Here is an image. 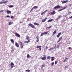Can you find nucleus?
Here are the masks:
<instances>
[{"label":"nucleus","mask_w":72,"mask_h":72,"mask_svg":"<svg viewBox=\"0 0 72 72\" xmlns=\"http://www.w3.org/2000/svg\"><path fill=\"white\" fill-rule=\"evenodd\" d=\"M41 49H41V48H39V50H41Z\"/></svg>","instance_id":"5fc2aeb1"},{"label":"nucleus","mask_w":72,"mask_h":72,"mask_svg":"<svg viewBox=\"0 0 72 72\" xmlns=\"http://www.w3.org/2000/svg\"><path fill=\"white\" fill-rule=\"evenodd\" d=\"M36 38L37 39H39V35H37L36 36Z\"/></svg>","instance_id":"f704fd0d"},{"label":"nucleus","mask_w":72,"mask_h":72,"mask_svg":"<svg viewBox=\"0 0 72 72\" xmlns=\"http://www.w3.org/2000/svg\"><path fill=\"white\" fill-rule=\"evenodd\" d=\"M57 33V30H55L53 32V35H55V33Z\"/></svg>","instance_id":"a211bd4d"},{"label":"nucleus","mask_w":72,"mask_h":72,"mask_svg":"<svg viewBox=\"0 0 72 72\" xmlns=\"http://www.w3.org/2000/svg\"><path fill=\"white\" fill-rule=\"evenodd\" d=\"M67 6L66 7H65L64 8L62 9V10H64V9H66V8H67Z\"/></svg>","instance_id":"7c9ffc66"},{"label":"nucleus","mask_w":72,"mask_h":72,"mask_svg":"<svg viewBox=\"0 0 72 72\" xmlns=\"http://www.w3.org/2000/svg\"><path fill=\"white\" fill-rule=\"evenodd\" d=\"M69 18L70 19H72V16H71L70 17H69Z\"/></svg>","instance_id":"09e8293b"},{"label":"nucleus","mask_w":72,"mask_h":72,"mask_svg":"<svg viewBox=\"0 0 72 72\" xmlns=\"http://www.w3.org/2000/svg\"><path fill=\"white\" fill-rule=\"evenodd\" d=\"M14 18V17H13V16H11V18L12 19H13V18Z\"/></svg>","instance_id":"49530a36"},{"label":"nucleus","mask_w":72,"mask_h":72,"mask_svg":"<svg viewBox=\"0 0 72 72\" xmlns=\"http://www.w3.org/2000/svg\"><path fill=\"white\" fill-rule=\"evenodd\" d=\"M47 19V18H45L44 19H43V20H42V22H45L46 21V19Z\"/></svg>","instance_id":"f8f14e48"},{"label":"nucleus","mask_w":72,"mask_h":72,"mask_svg":"<svg viewBox=\"0 0 72 72\" xmlns=\"http://www.w3.org/2000/svg\"><path fill=\"white\" fill-rule=\"evenodd\" d=\"M55 10H53L52 12H51V14H52V15H54L55 14Z\"/></svg>","instance_id":"0eeeda50"},{"label":"nucleus","mask_w":72,"mask_h":72,"mask_svg":"<svg viewBox=\"0 0 72 72\" xmlns=\"http://www.w3.org/2000/svg\"><path fill=\"white\" fill-rule=\"evenodd\" d=\"M46 28H48V29H49V27H46Z\"/></svg>","instance_id":"864d4df0"},{"label":"nucleus","mask_w":72,"mask_h":72,"mask_svg":"<svg viewBox=\"0 0 72 72\" xmlns=\"http://www.w3.org/2000/svg\"><path fill=\"white\" fill-rule=\"evenodd\" d=\"M51 25L49 27V28H51Z\"/></svg>","instance_id":"603ef678"},{"label":"nucleus","mask_w":72,"mask_h":72,"mask_svg":"<svg viewBox=\"0 0 72 72\" xmlns=\"http://www.w3.org/2000/svg\"><path fill=\"white\" fill-rule=\"evenodd\" d=\"M71 12H69L68 13V14H71Z\"/></svg>","instance_id":"8fccbe9b"},{"label":"nucleus","mask_w":72,"mask_h":72,"mask_svg":"<svg viewBox=\"0 0 72 72\" xmlns=\"http://www.w3.org/2000/svg\"><path fill=\"white\" fill-rule=\"evenodd\" d=\"M13 24V22H9V23L8 25L9 26H10V25H11V24Z\"/></svg>","instance_id":"6ab92c4d"},{"label":"nucleus","mask_w":72,"mask_h":72,"mask_svg":"<svg viewBox=\"0 0 72 72\" xmlns=\"http://www.w3.org/2000/svg\"><path fill=\"white\" fill-rule=\"evenodd\" d=\"M51 61H53V60H54V58H52L51 59Z\"/></svg>","instance_id":"de8ad7c7"},{"label":"nucleus","mask_w":72,"mask_h":72,"mask_svg":"<svg viewBox=\"0 0 72 72\" xmlns=\"http://www.w3.org/2000/svg\"><path fill=\"white\" fill-rule=\"evenodd\" d=\"M67 59H68V58H66L65 59V60H67Z\"/></svg>","instance_id":"0e129e2a"},{"label":"nucleus","mask_w":72,"mask_h":72,"mask_svg":"<svg viewBox=\"0 0 72 72\" xmlns=\"http://www.w3.org/2000/svg\"><path fill=\"white\" fill-rule=\"evenodd\" d=\"M44 35H47V34H48V32H44Z\"/></svg>","instance_id":"393cba45"},{"label":"nucleus","mask_w":72,"mask_h":72,"mask_svg":"<svg viewBox=\"0 0 72 72\" xmlns=\"http://www.w3.org/2000/svg\"><path fill=\"white\" fill-rule=\"evenodd\" d=\"M4 12V10H3L0 11V13H2V12Z\"/></svg>","instance_id":"4c0bfd02"},{"label":"nucleus","mask_w":72,"mask_h":72,"mask_svg":"<svg viewBox=\"0 0 72 72\" xmlns=\"http://www.w3.org/2000/svg\"><path fill=\"white\" fill-rule=\"evenodd\" d=\"M65 68H68V66H65Z\"/></svg>","instance_id":"6e6d98bb"},{"label":"nucleus","mask_w":72,"mask_h":72,"mask_svg":"<svg viewBox=\"0 0 72 72\" xmlns=\"http://www.w3.org/2000/svg\"><path fill=\"white\" fill-rule=\"evenodd\" d=\"M11 42H12V44H14V40L13 39H12L10 40Z\"/></svg>","instance_id":"4468645a"},{"label":"nucleus","mask_w":72,"mask_h":72,"mask_svg":"<svg viewBox=\"0 0 72 72\" xmlns=\"http://www.w3.org/2000/svg\"><path fill=\"white\" fill-rule=\"evenodd\" d=\"M46 56H45L44 57H42L41 58V59L42 60H45L46 59Z\"/></svg>","instance_id":"6e6552de"},{"label":"nucleus","mask_w":72,"mask_h":72,"mask_svg":"<svg viewBox=\"0 0 72 72\" xmlns=\"http://www.w3.org/2000/svg\"><path fill=\"white\" fill-rule=\"evenodd\" d=\"M60 6L59 5H58L54 7L53 8V9H59V8H60Z\"/></svg>","instance_id":"f257e3e1"},{"label":"nucleus","mask_w":72,"mask_h":72,"mask_svg":"<svg viewBox=\"0 0 72 72\" xmlns=\"http://www.w3.org/2000/svg\"><path fill=\"white\" fill-rule=\"evenodd\" d=\"M8 2V1H6L3 2H0V4H5V3H7Z\"/></svg>","instance_id":"20e7f679"},{"label":"nucleus","mask_w":72,"mask_h":72,"mask_svg":"<svg viewBox=\"0 0 72 72\" xmlns=\"http://www.w3.org/2000/svg\"><path fill=\"white\" fill-rule=\"evenodd\" d=\"M26 39L27 40H29V37L27 36V37H26Z\"/></svg>","instance_id":"bb28decb"},{"label":"nucleus","mask_w":72,"mask_h":72,"mask_svg":"<svg viewBox=\"0 0 72 72\" xmlns=\"http://www.w3.org/2000/svg\"><path fill=\"white\" fill-rule=\"evenodd\" d=\"M54 49V48H51L49 49L48 50H49V51L52 50H53V49Z\"/></svg>","instance_id":"5701e85b"},{"label":"nucleus","mask_w":72,"mask_h":72,"mask_svg":"<svg viewBox=\"0 0 72 72\" xmlns=\"http://www.w3.org/2000/svg\"><path fill=\"white\" fill-rule=\"evenodd\" d=\"M61 33H62L61 32L59 33L58 35H57V37L58 38L59 37V36H60V35H61Z\"/></svg>","instance_id":"9d476101"},{"label":"nucleus","mask_w":72,"mask_h":72,"mask_svg":"<svg viewBox=\"0 0 72 72\" xmlns=\"http://www.w3.org/2000/svg\"><path fill=\"white\" fill-rule=\"evenodd\" d=\"M48 12V10H45L44 12H42L41 14V15H43V14H44L46 12Z\"/></svg>","instance_id":"dca6fc26"},{"label":"nucleus","mask_w":72,"mask_h":72,"mask_svg":"<svg viewBox=\"0 0 72 72\" xmlns=\"http://www.w3.org/2000/svg\"><path fill=\"white\" fill-rule=\"evenodd\" d=\"M71 5H72V4H69V6H71Z\"/></svg>","instance_id":"bf43d9fd"},{"label":"nucleus","mask_w":72,"mask_h":72,"mask_svg":"<svg viewBox=\"0 0 72 72\" xmlns=\"http://www.w3.org/2000/svg\"><path fill=\"white\" fill-rule=\"evenodd\" d=\"M33 8L34 9H37L38 6H35Z\"/></svg>","instance_id":"4be33fe9"},{"label":"nucleus","mask_w":72,"mask_h":72,"mask_svg":"<svg viewBox=\"0 0 72 72\" xmlns=\"http://www.w3.org/2000/svg\"><path fill=\"white\" fill-rule=\"evenodd\" d=\"M44 34V33H41V34L40 35V36H43Z\"/></svg>","instance_id":"72a5a7b5"},{"label":"nucleus","mask_w":72,"mask_h":72,"mask_svg":"<svg viewBox=\"0 0 72 72\" xmlns=\"http://www.w3.org/2000/svg\"><path fill=\"white\" fill-rule=\"evenodd\" d=\"M51 58H52V59H54V57H51Z\"/></svg>","instance_id":"3c124183"},{"label":"nucleus","mask_w":72,"mask_h":72,"mask_svg":"<svg viewBox=\"0 0 72 72\" xmlns=\"http://www.w3.org/2000/svg\"><path fill=\"white\" fill-rule=\"evenodd\" d=\"M53 19H51L50 20H49L48 21V22H52V21H53Z\"/></svg>","instance_id":"a878e982"},{"label":"nucleus","mask_w":72,"mask_h":72,"mask_svg":"<svg viewBox=\"0 0 72 72\" xmlns=\"http://www.w3.org/2000/svg\"><path fill=\"white\" fill-rule=\"evenodd\" d=\"M62 10H63L62 9L59 10L58 11V12H60V11H62Z\"/></svg>","instance_id":"79ce46f5"},{"label":"nucleus","mask_w":72,"mask_h":72,"mask_svg":"<svg viewBox=\"0 0 72 72\" xmlns=\"http://www.w3.org/2000/svg\"><path fill=\"white\" fill-rule=\"evenodd\" d=\"M45 55H43V57H45Z\"/></svg>","instance_id":"69168bd1"},{"label":"nucleus","mask_w":72,"mask_h":72,"mask_svg":"<svg viewBox=\"0 0 72 72\" xmlns=\"http://www.w3.org/2000/svg\"><path fill=\"white\" fill-rule=\"evenodd\" d=\"M3 1H5V0H2Z\"/></svg>","instance_id":"338daca9"},{"label":"nucleus","mask_w":72,"mask_h":72,"mask_svg":"<svg viewBox=\"0 0 72 72\" xmlns=\"http://www.w3.org/2000/svg\"><path fill=\"white\" fill-rule=\"evenodd\" d=\"M63 36H61L60 38L58 39V41L57 43H58V42H59V41H60V40H62V39H63Z\"/></svg>","instance_id":"423d86ee"},{"label":"nucleus","mask_w":72,"mask_h":72,"mask_svg":"<svg viewBox=\"0 0 72 72\" xmlns=\"http://www.w3.org/2000/svg\"><path fill=\"white\" fill-rule=\"evenodd\" d=\"M61 44V43L60 42L58 43V45H60Z\"/></svg>","instance_id":"4d7b16f0"},{"label":"nucleus","mask_w":72,"mask_h":72,"mask_svg":"<svg viewBox=\"0 0 72 72\" xmlns=\"http://www.w3.org/2000/svg\"><path fill=\"white\" fill-rule=\"evenodd\" d=\"M27 57L28 58H30V55H29L28 54L27 55Z\"/></svg>","instance_id":"c85d7f7f"},{"label":"nucleus","mask_w":72,"mask_h":72,"mask_svg":"<svg viewBox=\"0 0 72 72\" xmlns=\"http://www.w3.org/2000/svg\"><path fill=\"white\" fill-rule=\"evenodd\" d=\"M44 66H45V64L43 65L42 66L41 68H43Z\"/></svg>","instance_id":"58836bf2"},{"label":"nucleus","mask_w":72,"mask_h":72,"mask_svg":"<svg viewBox=\"0 0 72 72\" xmlns=\"http://www.w3.org/2000/svg\"><path fill=\"white\" fill-rule=\"evenodd\" d=\"M11 49H13V47L11 48Z\"/></svg>","instance_id":"774afa93"},{"label":"nucleus","mask_w":72,"mask_h":72,"mask_svg":"<svg viewBox=\"0 0 72 72\" xmlns=\"http://www.w3.org/2000/svg\"><path fill=\"white\" fill-rule=\"evenodd\" d=\"M19 44L20 45H22V44H23V43H22V42H20Z\"/></svg>","instance_id":"cd10ccee"},{"label":"nucleus","mask_w":72,"mask_h":72,"mask_svg":"<svg viewBox=\"0 0 72 72\" xmlns=\"http://www.w3.org/2000/svg\"><path fill=\"white\" fill-rule=\"evenodd\" d=\"M41 47H42L41 46H37V48H41Z\"/></svg>","instance_id":"c756f323"},{"label":"nucleus","mask_w":72,"mask_h":72,"mask_svg":"<svg viewBox=\"0 0 72 72\" xmlns=\"http://www.w3.org/2000/svg\"><path fill=\"white\" fill-rule=\"evenodd\" d=\"M30 40H29L28 41H25L24 42V43H28L30 42Z\"/></svg>","instance_id":"2eb2a0df"},{"label":"nucleus","mask_w":72,"mask_h":72,"mask_svg":"<svg viewBox=\"0 0 72 72\" xmlns=\"http://www.w3.org/2000/svg\"><path fill=\"white\" fill-rule=\"evenodd\" d=\"M14 33L15 35L17 37H19L21 36V35H19V34L18 33H17L15 32Z\"/></svg>","instance_id":"7ed1b4c3"},{"label":"nucleus","mask_w":72,"mask_h":72,"mask_svg":"<svg viewBox=\"0 0 72 72\" xmlns=\"http://www.w3.org/2000/svg\"><path fill=\"white\" fill-rule=\"evenodd\" d=\"M54 62H53L51 63V64L52 65L51 66H54Z\"/></svg>","instance_id":"2f4dec72"},{"label":"nucleus","mask_w":72,"mask_h":72,"mask_svg":"<svg viewBox=\"0 0 72 72\" xmlns=\"http://www.w3.org/2000/svg\"><path fill=\"white\" fill-rule=\"evenodd\" d=\"M20 23H23V22L20 21Z\"/></svg>","instance_id":"13d9d810"},{"label":"nucleus","mask_w":72,"mask_h":72,"mask_svg":"<svg viewBox=\"0 0 72 72\" xmlns=\"http://www.w3.org/2000/svg\"><path fill=\"white\" fill-rule=\"evenodd\" d=\"M39 39H37V42H39Z\"/></svg>","instance_id":"37998d69"},{"label":"nucleus","mask_w":72,"mask_h":72,"mask_svg":"<svg viewBox=\"0 0 72 72\" xmlns=\"http://www.w3.org/2000/svg\"><path fill=\"white\" fill-rule=\"evenodd\" d=\"M15 45L17 47H19V44H18L17 43H16L15 44Z\"/></svg>","instance_id":"f3484780"},{"label":"nucleus","mask_w":72,"mask_h":72,"mask_svg":"<svg viewBox=\"0 0 72 72\" xmlns=\"http://www.w3.org/2000/svg\"><path fill=\"white\" fill-rule=\"evenodd\" d=\"M7 14H10L11 13V11L10 10H7L6 11Z\"/></svg>","instance_id":"1a4fd4ad"},{"label":"nucleus","mask_w":72,"mask_h":72,"mask_svg":"<svg viewBox=\"0 0 72 72\" xmlns=\"http://www.w3.org/2000/svg\"><path fill=\"white\" fill-rule=\"evenodd\" d=\"M33 24L34 25H36V26H39V24L37 23V22H34Z\"/></svg>","instance_id":"ddd939ff"},{"label":"nucleus","mask_w":72,"mask_h":72,"mask_svg":"<svg viewBox=\"0 0 72 72\" xmlns=\"http://www.w3.org/2000/svg\"><path fill=\"white\" fill-rule=\"evenodd\" d=\"M31 70H26V72H30Z\"/></svg>","instance_id":"473e14b6"},{"label":"nucleus","mask_w":72,"mask_h":72,"mask_svg":"<svg viewBox=\"0 0 72 72\" xmlns=\"http://www.w3.org/2000/svg\"><path fill=\"white\" fill-rule=\"evenodd\" d=\"M48 48V46H46V48H45L46 50H47Z\"/></svg>","instance_id":"a19ab883"},{"label":"nucleus","mask_w":72,"mask_h":72,"mask_svg":"<svg viewBox=\"0 0 72 72\" xmlns=\"http://www.w3.org/2000/svg\"><path fill=\"white\" fill-rule=\"evenodd\" d=\"M9 8H13V7H14V5H10L8 6Z\"/></svg>","instance_id":"412c9836"},{"label":"nucleus","mask_w":72,"mask_h":72,"mask_svg":"<svg viewBox=\"0 0 72 72\" xmlns=\"http://www.w3.org/2000/svg\"><path fill=\"white\" fill-rule=\"evenodd\" d=\"M57 62L56 61H55V64H57Z\"/></svg>","instance_id":"a18cd8bd"},{"label":"nucleus","mask_w":72,"mask_h":72,"mask_svg":"<svg viewBox=\"0 0 72 72\" xmlns=\"http://www.w3.org/2000/svg\"><path fill=\"white\" fill-rule=\"evenodd\" d=\"M60 18H61V16H59L56 19V20L57 21L58 19H60Z\"/></svg>","instance_id":"aec40b11"},{"label":"nucleus","mask_w":72,"mask_h":72,"mask_svg":"<svg viewBox=\"0 0 72 72\" xmlns=\"http://www.w3.org/2000/svg\"><path fill=\"white\" fill-rule=\"evenodd\" d=\"M50 56H48L47 57V59H50Z\"/></svg>","instance_id":"e433bc0d"},{"label":"nucleus","mask_w":72,"mask_h":72,"mask_svg":"<svg viewBox=\"0 0 72 72\" xmlns=\"http://www.w3.org/2000/svg\"><path fill=\"white\" fill-rule=\"evenodd\" d=\"M56 47H57V46H56V45H55V47H54V48H56Z\"/></svg>","instance_id":"052dcab7"},{"label":"nucleus","mask_w":72,"mask_h":72,"mask_svg":"<svg viewBox=\"0 0 72 72\" xmlns=\"http://www.w3.org/2000/svg\"><path fill=\"white\" fill-rule=\"evenodd\" d=\"M28 25L29 26H30V27H31L32 28H35V26H34L32 24H31V23H29L28 24Z\"/></svg>","instance_id":"f03ea898"},{"label":"nucleus","mask_w":72,"mask_h":72,"mask_svg":"<svg viewBox=\"0 0 72 72\" xmlns=\"http://www.w3.org/2000/svg\"><path fill=\"white\" fill-rule=\"evenodd\" d=\"M33 8H32V9L31 10H30V12H29V13H31V12H32V10H33Z\"/></svg>","instance_id":"c9c22d12"},{"label":"nucleus","mask_w":72,"mask_h":72,"mask_svg":"<svg viewBox=\"0 0 72 72\" xmlns=\"http://www.w3.org/2000/svg\"><path fill=\"white\" fill-rule=\"evenodd\" d=\"M71 49V47H69V49Z\"/></svg>","instance_id":"680f3d73"},{"label":"nucleus","mask_w":72,"mask_h":72,"mask_svg":"<svg viewBox=\"0 0 72 72\" xmlns=\"http://www.w3.org/2000/svg\"><path fill=\"white\" fill-rule=\"evenodd\" d=\"M67 2H68V0L64 1L62 2V4H65V3H67Z\"/></svg>","instance_id":"9b49d317"},{"label":"nucleus","mask_w":72,"mask_h":72,"mask_svg":"<svg viewBox=\"0 0 72 72\" xmlns=\"http://www.w3.org/2000/svg\"><path fill=\"white\" fill-rule=\"evenodd\" d=\"M66 60H65L64 61H63V62H65V61H66Z\"/></svg>","instance_id":"e2e57ef3"},{"label":"nucleus","mask_w":72,"mask_h":72,"mask_svg":"<svg viewBox=\"0 0 72 72\" xmlns=\"http://www.w3.org/2000/svg\"><path fill=\"white\" fill-rule=\"evenodd\" d=\"M57 48H59V45H57Z\"/></svg>","instance_id":"c03bdc74"},{"label":"nucleus","mask_w":72,"mask_h":72,"mask_svg":"<svg viewBox=\"0 0 72 72\" xmlns=\"http://www.w3.org/2000/svg\"><path fill=\"white\" fill-rule=\"evenodd\" d=\"M6 17L7 18H9L10 17V16L9 15H7L6 16Z\"/></svg>","instance_id":"ea45409f"},{"label":"nucleus","mask_w":72,"mask_h":72,"mask_svg":"<svg viewBox=\"0 0 72 72\" xmlns=\"http://www.w3.org/2000/svg\"><path fill=\"white\" fill-rule=\"evenodd\" d=\"M21 48V49H23V46H24L23 44H21V45H20Z\"/></svg>","instance_id":"b1692460"},{"label":"nucleus","mask_w":72,"mask_h":72,"mask_svg":"<svg viewBox=\"0 0 72 72\" xmlns=\"http://www.w3.org/2000/svg\"><path fill=\"white\" fill-rule=\"evenodd\" d=\"M10 65V67L11 68H13L14 67V63H13L11 62V63Z\"/></svg>","instance_id":"39448f33"}]
</instances>
